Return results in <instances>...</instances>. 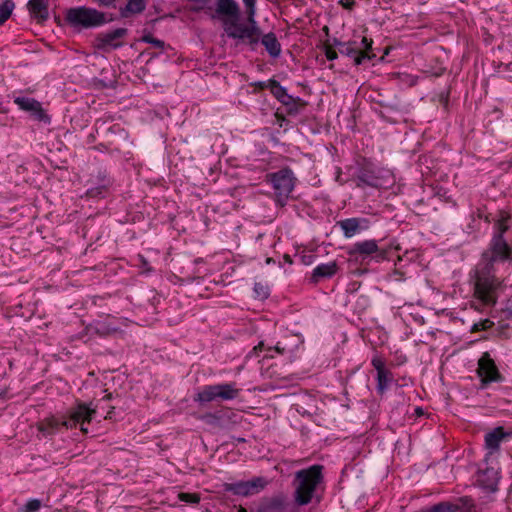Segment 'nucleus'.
I'll list each match as a JSON object with an SVG mask.
<instances>
[{
  "label": "nucleus",
  "mask_w": 512,
  "mask_h": 512,
  "mask_svg": "<svg viewBox=\"0 0 512 512\" xmlns=\"http://www.w3.org/2000/svg\"><path fill=\"white\" fill-rule=\"evenodd\" d=\"M337 269L338 266L334 261L320 264L313 269L310 280L312 283L316 284L322 279L331 278L336 274Z\"/></svg>",
  "instance_id": "15"
},
{
  "label": "nucleus",
  "mask_w": 512,
  "mask_h": 512,
  "mask_svg": "<svg viewBox=\"0 0 512 512\" xmlns=\"http://www.w3.org/2000/svg\"><path fill=\"white\" fill-rule=\"evenodd\" d=\"M66 21L73 27H97L106 23L105 14L85 6L70 8L65 14Z\"/></svg>",
  "instance_id": "6"
},
{
  "label": "nucleus",
  "mask_w": 512,
  "mask_h": 512,
  "mask_svg": "<svg viewBox=\"0 0 512 512\" xmlns=\"http://www.w3.org/2000/svg\"><path fill=\"white\" fill-rule=\"evenodd\" d=\"M279 101L283 105H290V104L295 103V99L291 95H289L287 92L285 94H283V96L279 99Z\"/></svg>",
  "instance_id": "39"
},
{
  "label": "nucleus",
  "mask_w": 512,
  "mask_h": 512,
  "mask_svg": "<svg viewBox=\"0 0 512 512\" xmlns=\"http://www.w3.org/2000/svg\"><path fill=\"white\" fill-rule=\"evenodd\" d=\"M351 254H356L362 259L366 256L373 255V258L379 262L387 258V251L383 249H379L377 242L375 240H365L362 242H357L353 245V249Z\"/></svg>",
  "instance_id": "12"
},
{
  "label": "nucleus",
  "mask_w": 512,
  "mask_h": 512,
  "mask_svg": "<svg viewBox=\"0 0 512 512\" xmlns=\"http://www.w3.org/2000/svg\"><path fill=\"white\" fill-rule=\"evenodd\" d=\"M487 488H489L490 490L492 491H495L496 490V483L495 482H492L490 484H487L485 485Z\"/></svg>",
  "instance_id": "46"
},
{
  "label": "nucleus",
  "mask_w": 512,
  "mask_h": 512,
  "mask_svg": "<svg viewBox=\"0 0 512 512\" xmlns=\"http://www.w3.org/2000/svg\"><path fill=\"white\" fill-rule=\"evenodd\" d=\"M372 39H368L367 37H363L360 42H358L359 52L358 53H367L369 54V50L372 46Z\"/></svg>",
  "instance_id": "32"
},
{
  "label": "nucleus",
  "mask_w": 512,
  "mask_h": 512,
  "mask_svg": "<svg viewBox=\"0 0 512 512\" xmlns=\"http://www.w3.org/2000/svg\"><path fill=\"white\" fill-rule=\"evenodd\" d=\"M102 193L101 189H91L88 190V194L92 197L98 196Z\"/></svg>",
  "instance_id": "43"
},
{
  "label": "nucleus",
  "mask_w": 512,
  "mask_h": 512,
  "mask_svg": "<svg viewBox=\"0 0 512 512\" xmlns=\"http://www.w3.org/2000/svg\"><path fill=\"white\" fill-rule=\"evenodd\" d=\"M363 220L360 218H348L338 222V225L342 229L344 236L350 238L354 236L360 229V223Z\"/></svg>",
  "instance_id": "20"
},
{
  "label": "nucleus",
  "mask_w": 512,
  "mask_h": 512,
  "mask_svg": "<svg viewBox=\"0 0 512 512\" xmlns=\"http://www.w3.org/2000/svg\"><path fill=\"white\" fill-rule=\"evenodd\" d=\"M95 413V409L90 408L84 403H80L75 409L71 411L68 418L50 417L46 419L40 430L46 434H53L59 431L62 427L66 429H72L80 423L81 431L87 433L88 430L86 427H84V424L89 423Z\"/></svg>",
  "instance_id": "5"
},
{
  "label": "nucleus",
  "mask_w": 512,
  "mask_h": 512,
  "mask_svg": "<svg viewBox=\"0 0 512 512\" xmlns=\"http://www.w3.org/2000/svg\"><path fill=\"white\" fill-rule=\"evenodd\" d=\"M267 87H269L271 93L277 100H279L287 90L280 85V83L274 79L268 80Z\"/></svg>",
  "instance_id": "28"
},
{
  "label": "nucleus",
  "mask_w": 512,
  "mask_h": 512,
  "mask_svg": "<svg viewBox=\"0 0 512 512\" xmlns=\"http://www.w3.org/2000/svg\"><path fill=\"white\" fill-rule=\"evenodd\" d=\"M334 44L338 47L341 54L352 57L355 65H360L365 59L375 57L374 54L358 53L359 47L357 41L341 42L335 39Z\"/></svg>",
  "instance_id": "14"
},
{
  "label": "nucleus",
  "mask_w": 512,
  "mask_h": 512,
  "mask_svg": "<svg viewBox=\"0 0 512 512\" xmlns=\"http://www.w3.org/2000/svg\"><path fill=\"white\" fill-rule=\"evenodd\" d=\"M268 177L273 186L278 203L284 205L295 186V177L292 170L284 168L268 175Z\"/></svg>",
  "instance_id": "7"
},
{
  "label": "nucleus",
  "mask_w": 512,
  "mask_h": 512,
  "mask_svg": "<svg viewBox=\"0 0 512 512\" xmlns=\"http://www.w3.org/2000/svg\"><path fill=\"white\" fill-rule=\"evenodd\" d=\"M255 292L260 296L261 298H266L268 296V290L262 286L261 284H255L254 286Z\"/></svg>",
  "instance_id": "38"
},
{
  "label": "nucleus",
  "mask_w": 512,
  "mask_h": 512,
  "mask_svg": "<svg viewBox=\"0 0 512 512\" xmlns=\"http://www.w3.org/2000/svg\"><path fill=\"white\" fill-rule=\"evenodd\" d=\"M503 319H512V296L506 301L505 307L502 309Z\"/></svg>",
  "instance_id": "36"
},
{
  "label": "nucleus",
  "mask_w": 512,
  "mask_h": 512,
  "mask_svg": "<svg viewBox=\"0 0 512 512\" xmlns=\"http://www.w3.org/2000/svg\"><path fill=\"white\" fill-rule=\"evenodd\" d=\"M477 373L483 385L498 382L502 379L495 362L490 358L488 353H484L479 359Z\"/></svg>",
  "instance_id": "11"
},
{
  "label": "nucleus",
  "mask_w": 512,
  "mask_h": 512,
  "mask_svg": "<svg viewBox=\"0 0 512 512\" xmlns=\"http://www.w3.org/2000/svg\"><path fill=\"white\" fill-rule=\"evenodd\" d=\"M264 350H267V351L275 350L279 354H283L285 349L283 347H280L278 344L274 347H266L264 342L261 341L256 346H254L252 351L246 357L247 358H251L252 356L258 357L259 352H262Z\"/></svg>",
  "instance_id": "26"
},
{
  "label": "nucleus",
  "mask_w": 512,
  "mask_h": 512,
  "mask_svg": "<svg viewBox=\"0 0 512 512\" xmlns=\"http://www.w3.org/2000/svg\"><path fill=\"white\" fill-rule=\"evenodd\" d=\"M237 510L238 512H247V510L244 507L237 508L236 505H233L231 507V512Z\"/></svg>",
  "instance_id": "45"
},
{
  "label": "nucleus",
  "mask_w": 512,
  "mask_h": 512,
  "mask_svg": "<svg viewBox=\"0 0 512 512\" xmlns=\"http://www.w3.org/2000/svg\"><path fill=\"white\" fill-rule=\"evenodd\" d=\"M510 215L504 212L500 213V217L494 225V235L489 244V248L483 252L482 261L480 263H491L496 261H506L511 258L512 248L503 238L504 233L509 229Z\"/></svg>",
  "instance_id": "4"
},
{
  "label": "nucleus",
  "mask_w": 512,
  "mask_h": 512,
  "mask_svg": "<svg viewBox=\"0 0 512 512\" xmlns=\"http://www.w3.org/2000/svg\"><path fill=\"white\" fill-rule=\"evenodd\" d=\"M246 18L241 15L235 0H226V34L229 37L256 45L259 42L260 29L255 21L256 0H243Z\"/></svg>",
  "instance_id": "1"
},
{
  "label": "nucleus",
  "mask_w": 512,
  "mask_h": 512,
  "mask_svg": "<svg viewBox=\"0 0 512 512\" xmlns=\"http://www.w3.org/2000/svg\"><path fill=\"white\" fill-rule=\"evenodd\" d=\"M325 55H326V58L331 61L335 60L338 57L337 52L331 47H326Z\"/></svg>",
  "instance_id": "40"
},
{
  "label": "nucleus",
  "mask_w": 512,
  "mask_h": 512,
  "mask_svg": "<svg viewBox=\"0 0 512 512\" xmlns=\"http://www.w3.org/2000/svg\"><path fill=\"white\" fill-rule=\"evenodd\" d=\"M226 165L233 166V167H239V164H233L231 160H226Z\"/></svg>",
  "instance_id": "48"
},
{
  "label": "nucleus",
  "mask_w": 512,
  "mask_h": 512,
  "mask_svg": "<svg viewBox=\"0 0 512 512\" xmlns=\"http://www.w3.org/2000/svg\"><path fill=\"white\" fill-rule=\"evenodd\" d=\"M115 1L116 0H96V2L100 6H106V7L112 6L115 3Z\"/></svg>",
  "instance_id": "42"
},
{
  "label": "nucleus",
  "mask_w": 512,
  "mask_h": 512,
  "mask_svg": "<svg viewBox=\"0 0 512 512\" xmlns=\"http://www.w3.org/2000/svg\"><path fill=\"white\" fill-rule=\"evenodd\" d=\"M202 419L208 425L221 426L223 421L222 409L216 411L215 413L207 412L202 416Z\"/></svg>",
  "instance_id": "24"
},
{
  "label": "nucleus",
  "mask_w": 512,
  "mask_h": 512,
  "mask_svg": "<svg viewBox=\"0 0 512 512\" xmlns=\"http://www.w3.org/2000/svg\"><path fill=\"white\" fill-rule=\"evenodd\" d=\"M146 8V0H128V3L121 9L122 17H129L133 14H139Z\"/></svg>",
  "instance_id": "21"
},
{
  "label": "nucleus",
  "mask_w": 512,
  "mask_h": 512,
  "mask_svg": "<svg viewBox=\"0 0 512 512\" xmlns=\"http://www.w3.org/2000/svg\"><path fill=\"white\" fill-rule=\"evenodd\" d=\"M340 4L345 8V9H352L354 4H355V0H340Z\"/></svg>",
  "instance_id": "41"
},
{
  "label": "nucleus",
  "mask_w": 512,
  "mask_h": 512,
  "mask_svg": "<svg viewBox=\"0 0 512 512\" xmlns=\"http://www.w3.org/2000/svg\"><path fill=\"white\" fill-rule=\"evenodd\" d=\"M194 399L199 402L203 409L212 407L222 408V403L224 402V385L205 386L196 394Z\"/></svg>",
  "instance_id": "9"
},
{
  "label": "nucleus",
  "mask_w": 512,
  "mask_h": 512,
  "mask_svg": "<svg viewBox=\"0 0 512 512\" xmlns=\"http://www.w3.org/2000/svg\"><path fill=\"white\" fill-rule=\"evenodd\" d=\"M313 255L303 256V262L304 264H311L312 263Z\"/></svg>",
  "instance_id": "44"
},
{
  "label": "nucleus",
  "mask_w": 512,
  "mask_h": 512,
  "mask_svg": "<svg viewBox=\"0 0 512 512\" xmlns=\"http://www.w3.org/2000/svg\"><path fill=\"white\" fill-rule=\"evenodd\" d=\"M27 7L32 17L38 22H43L48 19L49 11L47 0H29Z\"/></svg>",
  "instance_id": "17"
},
{
  "label": "nucleus",
  "mask_w": 512,
  "mask_h": 512,
  "mask_svg": "<svg viewBox=\"0 0 512 512\" xmlns=\"http://www.w3.org/2000/svg\"><path fill=\"white\" fill-rule=\"evenodd\" d=\"M427 512H462V510L458 505L449 503H439L437 505H434Z\"/></svg>",
  "instance_id": "29"
},
{
  "label": "nucleus",
  "mask_w": 512,
  "mask_h": 512,
  "mask_svg": "<svg viewBox=\"0 0 512 512\" xmlns=\"http://www.w3.org/2000/svg\"><path fill=\"white\" fill-rule=\"evenodd\" d=\"M415 411H416V413H417L418 415L423 414V411H422V409H421V408H417Z\"/></svg>",
  "instance_id": "49"
},
{
  "label": "nucleus",
  "mask_w": 512,
  "mask_h": 512,
  "mask_svg": "<svg viewBox=\"0 0 512 512\" xmlns=\"http://www.w3.org/2000/svg\"><path fill=\"white\" fill-rule=\"evenodd\" d=\"M357 187L370 186L378 188L380 186V180L367 170H362L357 176Z\"/></svg>",
  "instance_id": "22"
},
{
  "label": "nucleus",
  "mask_w": 512,
  "mask_h": 512,
  "mask_svg": "<svg viewBox=\"0 0 512 512\" xmlns=\"http://www.w3.org/2000/svg\"><path fill=\"white\" fill-rule=\"evenodd\" d=\"M506 436L502 427H497L485 435V447L489 450V454L499 450L500 443Z\"/></svg>",
  "instance_id": "18"
},
{
  "label": "nucleus",
  "mask_w": 512,
  "mask_h": 512,
  "mask_svg": "<svg viewBox=\"0 0 512 512\" xmlns=\"http://www.w3.org/2000/svg\"><path fill=\"white\" fill-rule=\"evenodd\" d=\"M177 497L180 501L192 505L198 504L201 499L200 494L190 492H180Z\"/></svg>",
  "instance_id": "30"
},
{
  "label": "nucleus",
  "mask_w": 512,
  "mask_h": 512,
  "mask_svg": "<svg viewBox=\"0 0 512 512\" xmlns=\"http://www.w3.org/2000/svg\"><path fill=\"white\" fill-rule=\"evenodd\" d=\"M5 391L0 389V397L4 396Z\"/></svg>",
  "instance_id": "50"
},
{
  "label": "nucleus",
  "mask_w": 512,
  "mask_h": 512,
  "mask_svg": "<svg viewBox=\"0 0 512 512\" xmlns=\"http://www.w3.org/2000/svg\"><path fill=\"white\" fill-rule=\"evenodd\" d=\"M392 381L393 376L389 370L380 371V373L377 374V392L381 395L384 394Z\"/></svg>",
  "instance_id": "23"
},
{
  "label": "nucleus",
  "mask_w": 512,
  "mask_h": 512,
  "mask_svg": "<svg viewBox=\"0 0 512 512\" xmlns=\"http://www.w3.org/2000/svg\"><path fill=\"white\" fill-rule=\"evenodd\" d=\"M127 34V29L117 28L113 31L102 33L97 37V47L101 50L116 49L122 46L121 39Z\"/></svg>",
  "instance_id": "13"
},
{
  "label": "nucleus",
  "mask_w": 512,
  "mask_h": 512,
  "mask_svg": "<svg viewBox=\"0 0 512 512\" xmlns=\"http://www.w3.org/2000/svg\"><path fill=\"white\" fill-rule=\"evenodd\" d=\"M41 507V502L38 499L29 500L24 506V512H37Z\"/></svg>",
  "instance_id": "33"
},
{
  "label": "nucleus",
  "mask_w": 512,
  "mask_h": 512,
  "mask_svg": "<svg viewBox=\"0 0 512 512\" xmlns=\"http://www.w3.org/2000/svg\"><path fill=\"white\" fill-rule=\"evenodd\" d=\"M260 38L262 45L265 47L266 51L269 53L271 57L277 58L280 56L281 44L274 33H267L262 37L260 36L259 39Z\"/></svg>",
  "instance_id": "19"
},
{
  "label": "nucleus",
  "mask_w": 512,
  "mask_h": 512,
  "mask_svg": "<svg viewBox=\"0 0 512 512\" xmlns=\"http://www.w3.org/2000/svg\"><path fill=\"white\" fill-rule=\"evenodd\" d=\"M288 502L283 495H277L263 501L258 512H285Z\"/></svg>",
  "instance_id": "16"
},
{
  "label": "nucleus",
  "mask_w": 512,
  "mask_h": 512,
  "mask_svg": "<svg viewBox=\"0 0 512 512\" xmlns=\"http://www.w3.org/2000/svg\"><path fill=\"white\" fill-rule=\"evenodd\" d=\"M267 84H268V81H266V82H259L258 83V87H260L261 89L268 88Z\"/></svg>",
  "instance_id": "47"
},
{
  "label": "nucleus",
  "mask_w": 512,
  "mask_h": 512,
  "mask_svg": "<svg viewBox=\"0 0 512 512\" xmlns=\"http://www.w3.org/2000/svg\"><path fill=\"white\" fill-rule=\"evenodd\" d=\"M240 389L236 388L234 384H226V400L238 397Z\"/></svg>",
  "instance_id": "35"
},
{
  "label": "nucleus",
  "mask_w": 512,
  "mask_h": 512,
  "mask_svg": "<svg viewBox=\"0 0 512 512\" xmlns=\"http://www.w3.org/2000/svg\"><path fill=\"white\" fill-rule=\"evenodd\" d=\"M373 367L376 369L377 374L380 373V371H386L385 363L380 357H374L371 361Z\"/></svg>",
  "instance_id": "37"
},
{
  "label": "nucleus",
  "mask_w": 512,
  "mask_h": 512,
  "mask_svg": "<svg viewBox=\"0 0 512 512\" xmlns=\"http://www.w3.org/2000/svg\"><path fill=\"white\" fill-rule=\"evenodd\" d=\"M322 469L321 465L316 464L295 472L292 486L294 500L299 506L307 505L312 501L317 487L323 481Z\"/></svg>",
  "instance_id": "3"
},
{
  "label": "nucleus",
  "mask_w": 512,
  "mask_h": 512,
  "mask_svg": "<svg viewBox=\"0 0 512 512\" xmlns=\"http://www.w3.org/2000/svg\"><path fill=\"white\" fill-rule=\"evenodd\" d=\"M268 485V480L264 477H255L248 481H239L236 483H226V491H232L236 495L250 496L259 493Z\"/></svg>",
  "instance_id": "10"
},
{
  "label": "nucleus",
  "mask_w": 512,
  "mask_h": 512,
  "mask_svg": "<svg viewBox=\"0 0 512 512\" xmlns=\"http://www.w3.org/2000/svg\"><path fill=\"white\" fill-rule=\"evenodd\" d=\"M12 98L17 107L28 113L33 120L46 124L50 123L51 119L49 115L43 109L42 104L36 99L16 93L13 94Z\"/></svg>",
  "instance_id": "8"
},
{
  "label": "nucleus",
  "mask_w": 512,
  "mask_h": 512,
  "mask_svg": "<svg viewBox=\"0 0 512 512\" xmlns=\"http://www.w3.org/2000/svg\"><path fill=\"white\" fill-rule=\"evenodd\" d=\"M474 298L479 302L475 304L476 310L482 307H493L504 290L502 280L495 275L491 263H479L474 271Z\"/></svg>",
  "instance_id": "2"
},
{
  "label": "nucleus",
  "mask_w": 512,
  "mask_h": 512,
  "mask_svg": "<svg viewBox=\"0 0 512 512\" xmlns=\"http://www.w3.org/2000/svg\"><path fill=\"white\" fill-rule=\"evenodd\" d=\"M205 13L211 18L224 23V0H217V7L215 9L208 7Z\"/></svg>",
  "instance_id": "25"
},
{
  "label": "nucleus",
  "mask_w": 512,
  "mask_h": 512,
  "mask_svg": "<svg viewBox=\"0 0 512 512\" xmlns=\"http://www.w3.org/2000/svg\"><path fill=\"white\" fill-rule=\"evenodd\" d=\"M142 41L145 42V43H149L153 47H155L157 49H160V50H163L164 47H165V42L164 41H162L160 39H157V38H154L151 34L144 35L142 37Z\"/></svg>",
  "instance_id": "31"
},
{
  "label": "nucleus",
  "mask_w": 512,
  "mask_h": 512,
  "mask_svg": "<svg viewBox=\"0 0 512 512\" xmlns=\"http://www.w3.org/2000/svg\"><path fill=\"white\" fill-rule=\"evenodd\" d=\"M15 4L12 0H5L0 4V25H2L12 14Z\"/></svg>",
  "instance_id": "27"
},
{
  "label": "nucleus",
  "mask_w": 512,
  "mask_h": 512,
  "mask_svg": "<svg viewBox=\"0 0 512 512\" xmlns=\"http://www.w3.org/2000/svg\"><path fill=\"white\" fill-rule=\"evenodd\" d=\"M492 326H493V322L490 321L489 319H485V320H481L478 323H475L472 327V331H474V332L483 331V330H487V329L491 328Z\"/></svg>",
  "instance_id": "34"
}]
</instances>
